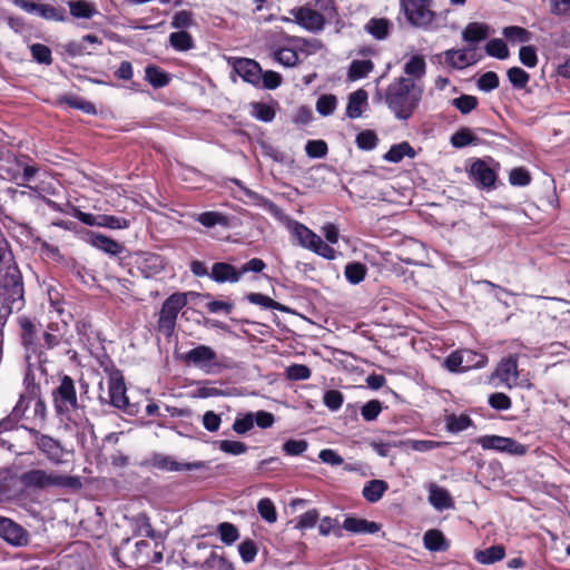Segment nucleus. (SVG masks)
Here are the masks:
<instances>
[{
    "instance_id": "obj_56",
    "label": "nucleus",
    "mask_w": 570,
    "mask_h": 570,
    "mask_svg": "<svg viewBox=\"0 0 570 570\" xmlns=\"http://www.w3.org/2000/svg\"><path fill=\"white\" fill-rule=\"evenodd\" d=\"M377 136L375 135L374 131H371V130H364L362 132H360L356 137V144L358 146V148L361 149H364V150H372L376 147L377 145Z\"/></svg>"
},
{
    "instance_id": "obj_39",
    "label": "nucleus",
    "mask_w": 570,
    "mask_h": 570,
    "mask_svg": "<svg viewBox=\"0 0 570 570\" xmlns=\"http://www.w3.org/2000/svg\"><path fill=\"white\" fill-rule=\"evenodd\" d=\"M197 222L208 228H212L216 225L227 226L228 224L227 217L218 212L202 213L197 216Z\"/></svg>"
},
{
    "instance_id": "obj_64",
    "label": "nucleus",
    "mask_w": 570,
    "mask_h": 570,
    "mask_svg": "<svg viewBox=\"0 0 570 570\" xmlns=\"http://www.w3.org/2000/svg\"><path fill=\"white\" fill-rule=\"evenodd\" d=\"M499 86V78L495 72L488 71L483 73L478 80V87L482 91H491Z\"/></svg>"
},
{
    "instance_id": "obj_32",
    "label": "nucleus",
    "mask_w": 570,
    "mask_h": 570,
    "mask_svg": "<svg viewBox=\"0 0 570 570\" xmlns=\"http://www.w3.org/2000/svg\"><path fill=\"white\" fill-rule=\"evenodd\" d=\"M461 355L463 361V371L481 368L488 363V357L484 354L472 350H461Z\"/></svg>"
},
{
    "instance_id": "obj_48",
    "label": "nucleus",
    "mask_w": 570,
    "mask_h": 570,
    "mask_svg": "<svg viewBox=\"0 0 570 570\" xmlns=\"http://www.w3.org/2000/svg\"><path fill=\"white\" fill-rule=\"evenodd\" d=\"M257 510L265 521L274 523L277 520L276 509L272 500L267 498L259 500L257 503Z\"/></svg>"
},
{
    "instance_id": "obj_54",
    "label": "nucleus",
    "mask_w": 570,
    "mask_h": 570,
    "mask_svg": "<svg viewBox=\"0 0 570 570\" xmlns=\"http://www.w3.org/2000/svg\"><path fill=\"white\" fill-rule=\"evenodd\" d=\"M204 299L207 301L205 306L212 314H229L234 309V304L230 302L215 301L212 296Z\"/></svg>"
},
{
    "instance_id": "obj_10",
    "label": "nucleus",
    "mask_w": 570,
    "mask_h": 570,
    "mask_svg": "<svg viewBox=\"0 0 570 570\" xmlns=\"http://www.w3.org/2000/svg\"><path fill=\"white\" fill-rule=\"evenodd\" d=\"M62 307L51 304L49 311L50 322L47 326V331L43 334L45 342L49 348H52L60 344L65 340L68 332V323Z\"/></svg>"
},
{
    "instance_id": "obj_51",
    "label": "nucleus",
    "mask_w": 570,
    "mask_h": 570,
    "mask_svg": "<svg viewBox=\"0 0 570 570\" xmlns=\"http://www.w3.org/2000/svg\"><path fill=\"white\" fill-rule=\"evenodd\" d=\"M30 51H31V56L32 58L39 62V63H45V65H50L51 63V50L45 46V45H41V43H33L30 46Z\"/></svg>"
},
{
    "instance_id": "obj_26",
    "label": "nucleus",
    "mask_w": 570,
    "mask_h": 570,
    "mask_svg": "<svg viewBox=\"0 0 570 570\" xmlns=\"http://www.w3.org/2000/svg\"><path fill=\"white\" fill-rule=\"evenodd\" d=\"M343 528L353 533H375L380 531V525L376 522L357 518H346Z\"/></svg>"
},
{
    "instance_id": "obj_12",
    "label": "nucleus",
    "mask_w": 570,
    "mask_h": 570,
    "mask_svg": "<svg viewBox=\"0 0 570 570\" xmlns=\"http://www.w3.org/2000/svg\"><path fill=\"white\" fill-rule=\"evenodd\" d=\"M479 444L487 450H497L513 455H523L527 446L511 438L499 435H484L479 439Z\"/></svg>"
},
{
    "instance_id": "obj_9",
    "label": "nucleus",
    "mask_w": 570,
    "mask_h": 570,
    "mask_svg": "<svg viewBox=\"0 0 570 570\" xmlns=\"http://www.w3.org/2000/svg\"><path fill=\"white\" fill-rule=\"evenodd\" d=\"M518 357L510 355L502 358L490 376V382L497 387L512 389L519 384Z\"/></svg>"
},
{
    "instance_id": "obj_1",
    "label": "nucleus",
    "mask_w": 570,
    "mask_h": 570,
    "mask_svg": "<svg viewBox=\"0 0 570 570\" xmlns=\"http://www.w3.org/2000/svg\"><path fill=\"white\" fill-rule=\"evenodd\" d=\"M422 90L411 78L399 77L385 90L384 101L397 119H409L421 100Z\"/></svg>"
},
{
    "instance_id": "obj_63",
    "label": "nucleus",
    "mask_w": 570,
    "mask_h": 570,
    "mask_svg": "<svg viewBox=\"0 0 570 570\" xmlns=\"http://www.w3.org/2000/svg\"><path fill=\"white\" fill-rule=\"evenodd\" d=\"M37 16L52 21H62L63 14L62 12L50 4H39L37 10Z\"/></svg>"
},
{
    "instance_id": "obj_57",
    "label": "nucleus",
    "mask_w": 570,
    "mask_h": 570,
    "mask_svg": "<svg viewBox=\"0 0 570 570\" xmlns=\"http://www.w3.org/2000/svg\"><path fill=\"white\" fill-rule=\"evenodd\" d=\"M136 533L147 538H154L155 531L150 524L149 518L146 514H138L135 518Z\"/></svg>"
},
{
    "instance_id": "obj_40",
    "label": "nucleus",
    "mask_w": 570,
    "mask_h": 570,
    "mask_svg": "<svg viewBox=\"0 0 570 570\" xmlns=\"http://www.w3.org/2000/svg\"><path fill=\"white\" fill-rule=\"evenodd\" d=\"M247 299L249 303L259 305L261 307L265 309H277V311H284L285 307L272 299L271 297L259 294V293H250L247 295Z\"/></svg>"
},
{
    "instance_id": "obj_7",
    "label": "nucleus",
    "mask_w": 570,
    "mask_h": 570,
    "mask_svg": "<svg viewBox=\"0 0 570 570\" xmlns=\"http://www.w3.org/2000/svg\"><path fill=\"white\" fill-rule=\"evenodd\" d=\"M401 7L409 22L417 28H428L435 18L431 0H401Z\"/></svg>"
},
{
    "instance_id": "obj_2",
    "label": "nucleus",
    "mask_w": 570,
    "mask_h": 570,
    "mask_svg": "<svg viewBox=\"0 0 570 570\" xmlns=\"http://www.w3.org/2000/svg\"><path fill=\"white\" fill-rule=\"evenodd\" d=\"M276 219L286 227V229L297 239V244L315 254L326 258L334 259L336 250L305 225L292 219L283 210H275Z\"/></svg>"
},
{
    "instance_id": "obj_43",
    "label": "nucleus",
    "mask_w": 570,
    "mask_h": 570,
    "mask_svg": "<svg viewBox=\"0 0 570 570\" xmlns=\"http://www.w3.org/2000/svg\"><path fill=\"white\" fill-rule=\"evenodd\" d=\"M394 446H405L417 452H428L438 446V443L431 440H405L394 442Z\"/></svg>"
},
{
    "instance_id": "obj_55",
    "label": "nucleus",
    "mask_w": 570,
    "mask_h": 570,
    "mask_svg": "<svg viewBox=\"0 0 570 570\" xmlns=\"http://www.w3.org/2000/svg\"><path fill=\"white\" fill-rule=\"evenodd\" d=\"M238 552L245 563L253 562L257 556V546L253 540H245L238 546Z\"/></svg>"
},
{
    "instance_id": "obj_22",
    "label": "nucleus",
    "mask_w": 570,
    "mask_h": 570,
    "mask_svg": "<svg viewBox=\"0 0 570 570\" xmlns=\"http://www.w3.org/2000/svg\"><path fill=\"white\" fill-rule=\"evenodd\" d=\"M471 49H451L444 52L445 61L455 69H463L475 63L476 59L472 55Z\"/></svg>"
},
{
    "instance_id": "obj_37",
    "label": "nucleus",
    "mask_w": 570,
    "mask_h": 570,
    "mask_svg": "<svg viewBox=\"0 0 570 570\" xmlns=\"http://www.w3.org/2000/svg\"><path fill=\"white\" fill-rule=\"evenodd\" d=\"M426 63L423 56L414 55L404 65V72L413 78H421L425 75Z\"/></svg>"
},
{
    "instance_id": "obj_31",
    "label": "nucleus",
    "mask_w": 570,
    "mask_h": 570,
    "mask_svg": "<svg viewBox=\"0 0 570 570\" xmlns=\"http://www.w3.org/2000/svg\"><path fill=\"white\" fill-rule=\"evenodd\" d=\"M387 483L383 480H372L368 481L364 488H363V497L368 502H377L384 494V492L387 490Z\"/></svg>"
},
{
    "instance_id": "obj_58",
    "label": "nucleus",
    "mask_w": 570,
    "mask_h": 570,
    "mask_svg": "<svg viewBox=\"0 0 570 570\" xmlns=\"http://www.w3.org/2000/svg\"><path fill=\"white\" fill-rule=\"evenodd\" d=\"M382 411V404L377 400H371L361 409V414L365 421H374Z\"/></svg>"
},
{
    "instance_id": "obj_45",
    "label": "nucleus",
    "mask_w": 570,
    "mask_h": 570,
    "mask_svg": "<svg viewBox=\"0 0 570 570\" xmlns=\"http://www.w3.org/2000/svg\"><path fill=\"white\" fill-rule=\"evenodd\" d=\"M252 116L261 121L269 122L275 118V110L269 105L254 102L252 104Z\"/></svg>"
},
{
    "instance_id": "obj_16",
    "label": "nucleus",
    "mask_w": 570,
    "mask_h": 570,
    "mask_svg": "<svg viewBox=\"0 0 570 570\" xmlns=\"http://www.w3.org/2000/svg\"><path fill=\"white\" fill-rule=\"evenodd\" d=\"M470 178L483 189L495 188L497 174L485 160L478 159L471 165Z\"/></svg>"
},
{
    "instance_id": "obj_3",
    "label": "nucleus",
    "mask_w": 570,
    "mask_h": 570,
    "mask_svg": "<svg viewBox=\"0 0 570 570\" xmlns=\"http://www.w3.org/2000/svg\"><path fill=\"white\" fill-rule=\"evenodd\" d=\"M19 481L24 488L33 490L62 488L77 491L82 487L81 480L77 475H65L57 471L41 469H31L23 472Z\"/></svg>"
},
{
    "instance_id": "obj_41",
    "label": "nucleus",
    "mask_w": 570,
    "mask_h": 570,
    "mask_svg": "<svg viewBox=\"0 0 570 570\" xmlns=\"http://www.w3.org/2000/svg\"><path fill=\"white\" fill-rule=\"evenodd\" d=\"M169 42L173 48L179 51H186L193 47V39L186 31L173 32L169 36Z\"/></svg>"
},
{
    "instance_id": "obj_21",
    "label": "nucleus",
    "mask_w": 570,
    "mask_h": 570,
    "mask_svg": "<svg viewBox=\"0 0 570 570\" xmlns=\"http://www.w3.org/2000/svg\"><path fill=\"white\" fill-rule=\"evenodd\" d=\"M86 242L92 247L109 255H117L122 249V246L118 242L95 232L86 233Z\"/></svg>"
},
{
    "instance_id": "obj_47",
    "label": "nucleus",
    "mask_w": 570,
    "mask_h": 570,
    "mask_svg": "<svg viewBox=\"0 0 570 570\" xmlns=\"http://www.w3.org/2000/svg\"><path fill=\"white\" fill-rule=\"evenodd\" d=\"M337 99L333 95H322L316 101V110L321 116H330L334 112Z\"/></svg>"
},
{
    "instance_id": "obj_61",
    "label": "nucleus",
    "mask_w": 570,
    "mask_h": 570,
    "mask_svg": "<svg viewBox=\"0 0 570 570\" xmlns=\"http://www.w3.org/2000/svg\"><path fill=\"white\" fill-rule=\"evenodd\" d=\"M503 36L511 41L527 42L530 39L529 32L517 26L505 27L503 29Z\"/></svg>"
},
{
    "instance_id": "obj_46",
    "label": "nucleus",
    "mask_w": 570,
    "mask_h": 570,
    "mask_svg": "<svg viewBox=\"0 0 570 570\" xmlns=\"http://www.w3.org/2000/svg\"><path fill=\"white\" fill-rule=\"evenodd\" d=\"M217 531L219 533L220 540L227 546L233 544L239 538L237 528L229 522L220 523L217 528Z\"/></svg>"
},
{
    "instance_id": "obj_6",
    "label": "nucleus",
    "mask_w": 570,
    "mask_h": 570,
    "mask_svg": "<svg viewBox=\"0 0 570 570\" xmlns=\"http://www.w3.org/2000/svg\"><path fill=\"white\" fill-rule=\"evenodd\" d=\"M55 409L60 415H69L78 409V400L73 381L65 375L59 386L52 392Z\"/></svg>"
},
{
    "instance_id": "obj_27",
    "label": "nucleus",
    "mask_w": 570,
    "mask_h": 570,
    "mask_svg": "<svg viewBox=\"0 0 570 570\" xmlns=\"http://www.w3.org/2000/svg\"><path fill=\"white\" fill-rule=\"evenodd\" d=\"M489 27L480 22H470L463 30L462 37L466 42L478 43L489 36Z\"/></svg>"
},
{
    "instance_id": "obj_13",
    "label": "nucleus",
    "mask_w": 570,
    "mask_h": 570,
    "mask_svg": "<svg viewBox=\"0 0 570 570\" xmlns=\"http://www.w3.org/2000/svg\"><path fill=\"white\" fill-rule=\"evenodd\" d=\"M100 401L105 402V399L100 395ZM107 402V400H106ZM108 402L118 409L127 410L129 401L126 395V385L124 377L119 372H112L108 380Z\"/></svg>"
},
{
    "instance_id": "obj_15",
    "label": "nucleus",
    "mask_w": 570,
    "mask_h": 570,
    "mask_svg": "<svg viewBox=\"0 0 570 570\" xmlns=\"http://www.w3.org/2000/svg\"><path fill=\"white\" fill-rule=\"evenodd\" d=\"M233 70L237 73L245 82H248L255 87L261 85L262 68L253 59L248 58H235L233 59Z\"/></svg>"
},
{
    "instance_id": "obj_34",
    "label": "nucleus",
    "mask_w": 570,
    "mask_h": 570,
    "mask_svg": "<svg viewBox=\"0 0 570 570\" xmlns=\"http://www.w3.org/2000/svg\"><path fill=\"white\" fill-rule=\"evenodd\" d=\"M68 6L75 18L89 19L97 13L94 4L85 0L69 1Z\"/></svg>"
},
{
    "instance_id": "obj_44",
    "label": "nucleus",
    "mask_w": 570,
    "mask_h": 570,
    "mask_svg": "<svg viewBox=\"0 0 570 570\" xmlns=\"http://www.w3.org/2000/svg\"><path fill=\"white\" fill-rule=\"evenodd\" d=\"M485 52L498 59H505L509 56V50L502 39H491L485 46Z\"/></svg>"
},
{
    "instance_id": "obj_20",
    "label": "nucleus",
    "mask_w": 570,
    "mask_h": 570,
    "mask_svg": "<svg viewBox=\"0 0 570 570\" xmlns=\"http://www.w3.org/2000/svg\"><path fill=\"white\" fill-rule=\"evenodd\" d=\"M429 490V503L438 511H443L453 508V499L449 491L436 483H430Z\"/></svg>"
},
{
    "instance_id": "obj_29",
    "label": "nucleus",
    "mask_w": 570,
    "mask_h": 570,
    "mask_svg": "<svg viewBox=\"0 0 570 570\" xmlns=\"http://www.w3.org/2000/svg\"><path fill=\"white\" fill-rule=\"evenodd\" d=\"M505 551L502 546H492L484 550L475 551L474 558L479 563L492 564L504 558Z\"/></svg>"
},
{
    "instance_id": "obj_52",
    "label": "nucleus",
    "mask_w": 570,
    "mask_h": 570,
    "mask_svg": "<svg viewBox=\"0 0 570 570\" xmlns=\"http://www.w3.org/2000/svg\"><path fill=\"white\" fill-rule=\"evenodd\" d=\"M452 105L462 114L471 112L478 105V99L474 96L462 95L452 100Z\"/></svg>"
},
{
    "instance_id": "obj_5",
    "label": "nucleus",
    "mask_w": 570,
    "mask_h": 570,
    "mask_svg": "<svg viewBox=\"0 0 570 570\" xmlns=\"http://www.w3.org/2000/svg\"><path fill=\"white\" fill-rule=\"evenodd\" d=\"M14 416L38 425L46 419V404L36 393L22 395L13 409Z\"/></svg>"
},
{
    "instance_id": "obj_59",
    "label": "nucleus",
    "mask_w": 570,
    "mask_h": 570,
    "mask_svg": "<svg viewBox=\"0 0 570 570\" xmlns=\"http://www.w3.org/2000/svg\"><path fill=\"white\" fill-rule=\"evenodd\" d=\"M311 376V370L303 364H293L286 368V377L293 381L307 380Z\"/></svg>"
},
{
    "instance_id": "obj_8",
    "label": "nucleus",
    "mask_w": 570,
    "mask_h": 570,
    "mask_svg": "<svg viewBox=\"0 0 570 570\" xmlns=\"http://www.w3.org/2000/svg\"><path fill=\"white\" fill-rule=\"evenodd\" d=\"M292 13L294 16V19H289L286 17L276 18L273 14H271L265 19V21L279 20V21L286 22V23L296 22L299 26H302L303 28H305L306 30L312 31V32H318V31L323 30V28H324V24H325L324 17L320 12H317L311 8L302 7L298 9H294V10H292Z\"/></svg>"
},
{
    "instance_id": "obj_19",
    "label": "nucleus",
    "mask_w": 570,
    "mask_h": 570,
    "mask_svg": "<svg viewBox=\"0 0 570 570\" xmlns=\"http://www.w3.org/2000/svg\"><path fill=\"white\" fill-rule=\"evenodd\" d=\"M153 466L164 471H183L195 470L202 468V462L179 463L174 456L165 454H155L151 460Z\"/></svg>"
},
{
    "instance_id": "obj_62",
    "label": "nucleus",
    "mask_w": 570,
    "mask_h": 570,
    "mask_svg": "<svg viewBox=\"0 0 570 570\" xmlns=\"http://www.w3.org/2000/svg\"><path fill=\"white\" fill-rule=\"evenodd\" d=\"M305 151L312 158H322L327 153V145L324 140H308Z\"/></svg>"
},
{
    "instance_id": "obj_4",
    "label": "nucleus",
    "mask_w": 570,
    "mask_h": 570,
    "mask_svg": "<svg viewBox=\"0 0 570 570\" xmlns=\"http://www.w3.org/2000/svg\"><path fill=\"white\" fill-rule=\"evenodd\" d=\"M188 296L209 298L210 294H198L195 292L174 293L163 303L159 312L158 328L166 336L174 333L179 312L187 305Z\"/></svg>"
},
{
    "instance_id": "obj_36",
    "label": "nucleus",
    "mask_w": 570,
    "mask_h": 570,
    "mask_svg": "<svg viewBox=\"0 0 570 570\" xmlns=\"http://www.w3.org/2000/svg\"><path fill=\"white\" fill-rule=\"evenodd\" d=\"M366 273V266L357 262L348 263L344 268L345 278L353 285L360 284L365 278Z\"/></svg>"
},
{
    "instance_id": "obj_28",
    "label": "nucleus",
    "mask_w": 570,
    "mask_h": 570,
    "mask_svg": "<svg viewBox=\"0 0 570 570\" xmlns=\"http://www.w3.org/2000/svg\"><path fill=\"white\" fill-rule=\"evenodd\" d=\"M364 28L375 39L383 40L390 33V21L385 18H371Z\"/></svg>"
},
{
    "instance_id": "obj_17",
    "label": "nucleus",
    "mask_w": 570,
    "mask_h": 570,
    "mask_svg": "<svg viewBox=\"0 0 570 570\" xmlns=\"http://www.w3.org/2000/svg\"><path fill=\"white\" fill-rule=\"evenodd\" d=\"M0 537L12 546H23L28 542L26 530L10 519H0Z\"/></svg>"
},
{
    "instance_id": "obj_38",
    "label": "nucleus",
    "mask_w": 570,
    "mask_h": 570,
    "mask_svg": "<svg viewBox=\"0 0 570 570\" xmlns=\"http://www.w3.org/2000/svg\"><path fill=\"white\" fill-rule=\"evenodd\" d=\"M145 73H146V77H145L146 80L154 88H163V87L167 86L169 82L168 75L156 66H147Z\"/></svg>"
},
{
    "instance_id": "obj_42",
    "label": "nucleus",
    "mask_w": 570,
    "mask_h": 570,
    "mask_svg": "<svg viewBox=\"0 0 570 570\" xmlns=\"http://www.w3.org/2000/svg\"><path fill=\"white\" fill-rule=\"evenodd\" d=\"M17 170L12 175H10V180L16 181L19 186H26V183L29 181L37 173V169L32 166H22L21 164H16Z\"/></svg>"
},
{
    "instance_id": "obj_53",
    "label": "nucleus",
    "mask_w": 570,
    "mask_h": 570,
    "mask_svg": "<svg viewBox=\"0 0 570 570\" xmlns=\"http://www.w3.org/2000/svg\"><path fill=\"white\" fill-rule=\"evenodd\" d=\"M218 448L220 451L232 455H240L247 451V446L245 443L232 440L219 441Z\"/></svg>"
},
{
    "instance_id": "obj_33",
    "label": "nucleus",
    "mask_w": 570,
    "mask_h": 570,
    "mask_svg": "<svg viewBox=\"0 0 570 570\" xmlns=\"http://www.w3.org/2000/svg\"><path fill=\"white\" fill-rule=\"evenodd\" d=\"M374 68V65L368 59L353 60L348 69V79L352 81L360 80L366 77Z\"/></svg>"
},
{
    "instance_id": "obj_18",
    "label": "nucleus",
    "mask_w": 570,
    "mask_h": 570,
    "mask_svg": "<svg viewBox=\"0 0 570 570\" xmlns=\"http://www.w3.org/2000/svg\"><path fill=\"white\" fill-rule=\"evenodd\" d=\"M235 183L239 187L240 194L238 195V198L240 200H243L246 204L261 207L264 210H266L267 213H269L273 217L276 218V214H275L274 209L282 210L278 206H276L271 200L264 198L263 196L258 195L257 193L244 187L243 185H240V183L238 180H235Z\"/></svg>"
},
{
    "instance_id": "obj_14",
    "label": "nucleus",
    "mask_w": 570,
    "mask_h": 570,
    "mask_svg": "<svg viewBox=\"0 0 570 570\" xmlns=\"http://www.w3.org/2000/svg\"><path fill=\"white\" fill-rule=\"evenodd\" d=\"M285 41L286 45L284 46L272 47L273 58L284 67H294L299 61L297 46L301 42V39L285 36Z\"/></svg>"
},
{
    "instance_id": "obj_11",
    "label": "nucleus",
    "mask_w": 570,
    "mask_h": 570,
    "mask_svg": "<svg viewBox=\"0 0 570 570\" xmlns=\"http://www.w3.org/2000/svg\"><path fill=\"white\" fill-rule=\"evenodd\" d=\"M184 360L206 374L214 373L218 366L215 351L207 345H198L190 350L185 354Z\"/></svg>"
},
{
    "instance_id": "obj_23",
    "label": "nucleus",
    "mask_w": 570,
    "mask_h": 570,
    "mask_svg": "<svg viewBox=\"0 0 570 570\" xmlns=\"http://www.w3.org/2000/svg\"><path fill=\"white\" fill-rule=\"evenodd\" d=\"M210 277L217 283H237L240 279V273L230 264L215 263Z\"/></svg>"
},
{
    "instance_id": "obj_30",
    "label": "nucleus",
    "mask_w": 570,
    "mask_h": 570,
    "mask_svg": "<svg viewBox=\"0 0 570 570\" xmlns=\"http://www.w3.org/2000/svg\"><path fill=\"white\" fill-rule=\"evenodd\" d=\"M405 156L413 158L415 153L409 142L403 141L392 146L390 150L384 155V159L389 163L397 164Z\"/></svg>"
},
{
    "instance_id": "obj_25",
    "label": "nucleus",
    "mask_w": 570,
    "mask_h": 570,
    "mask_svg": "<svg viewBox=\"0 0 570 570\" xmlns=\"http://www.w3.org/2000/svg\"><path fill=\"white\" fill-rule=\"evenodd\" d=\"M367 105V92L358 89L348 97L346 115L348 118L356 119L362 116L363 108Z\"/></svg>"
},
{
    "instance_id": "obj_49",
    "label": "nucleus",
    "mask_w": 570,
    "mask_h": 570,
    "mask_svg": "<svg viewBox=\"0 0 570 570\" xmlns=\"http://www.w3.org/2000/svg\"><path fill=\"white\" fill-rule=\"evenodd\" d=\"M72 216L88 226L102 227L104 214L85 213L78 208L73 209Z\"/></svg>"
},
{
    "instance_id": "obj_24",
    "label": "nucleus",
    "mask_w": 570,
    "mask_h": 570,
    "mask_svg": "<svg viewBox=\"0 0 570 570\" xmlns=\"http://www.w3.org/2000/svg\"><path fill=\"white\" fill-rule=\"evenodd\" d=\"M38 448L55 463H60L62 460V448L58 441L48 436L41 435L37 441Z\"/></svg>"
},
{
    "instance_id": "obj_35",
    "label": "nucleus",
    "mask_w": 570,
    "mask_h": 570,
    "mask_svg": "<svg viewBox=\"0 0 570 570\" xmlns=\"http://www.w3.org/2000/svg\"><path fill=\"white\" fill-rule=\"evenodd\" d=\"M424 547L430 551H443L446 549L445 538L439 530H429L423 537Z\"/></svg>"
},
{
    "instance_id": "obj_50",
    "label": "nucleus",
    "mask_w": 570,
    "mask_h": 570,
    "mask_svg": "<svg viewBox=\"0 0 570 570\" xmlns=\"http://www.w3.org/2000/svg\"><path fill=\"white\" fill-rule=\"evenodd\" d=\"M508 78L513 87L522 89L529 82V75L519 67H513L508 70Z\"/></svg>"
},
{
    "instance_id": "obj_60",
    "label": "nucleus",
    "mask_w": 570,
    "mask_h": 570,
    "mask_svg": "<svg viewBox=\"0 0 570 570\" xmlns=\"http://www.w3.org/2000/svg\"><path fill=\"white\" fill-rule=\"evenodd\" d=\"M344 401L343 394L337 390H330L325 392L323 402L328 407V410L335 412L337 411Z\"/></svg>"
}]
</instances>
